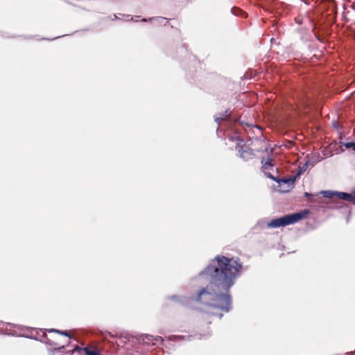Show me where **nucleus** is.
Listing matches in <instances>:
<instances>
[{
	"instance_id": "1",
	"label": "nucleus",
	"mask_w": 355,
	"mask_h": 355,
	"mask_svg": "<svg viewBox=\"0 0 355 355\" xmlns=\"http://www.w3.org/2000/svg\"><path fill=\"white\" fill-rule=\"evenodd\" d=\"M242 268L239 261L217 255L198 277L200 279L209 282L208 285L196 296L190 297V299L212 309L228 312L232 308L229 291L235 284Z\"/></svg>"
},
{
	"instance_id": "2",
	"label": "nucleus",
	"mask_w": 355,
	"mask_h": 355,
	"mask_svg": "<svg viewBox=\"0 0 355 355\" xmlns=\"http://www.w3.org/2000/svg\"><path fill=\"white\" fill-rule=\"evenodd\" d=\"M305 216V213L296 212L291 214L285 215L282 217L272 220L267 224L268 227L277 228L291 224L295 223L302 220Z\"/></svg>"
},
{
	"instance_id": "3",
	"label": "nucleus",
	"mask_w": 355,
	"mask_h": 355,
	"mask_svg": "<svg viewBox=\"0 0 355 355\" xmlns=\"http://www.w3.org/2000/svg\"><path fill=\"white\" fill-rule=\"evenodd\" d=\"M266 176L275 181L277 183H278L279 185L283 183L284 184L286 185V189H284V190H282V191L283 192H285L286 191H288L291 188L293 187V184L295 181V179H296V177H293V178H284V179H281V178H279L277 177H275L273 176L271 173H266Z\"/></svg>"
},
{
	"instance_id": "4",
	"label": "nucleus",
	"mask_w": 355,
	"mask_h": 355,
	"mask_svg": "<svg viewBox=\"0 0 355 355\" xmlns=\"http://www.w3.org/2000/svg\"><path fill=\"white\" fill-rule=\"evenodd\" d=\"M236 150L239 153V156L244 161H248L254 157V153L252 149L248 146H244L241 143H239L236 146Z\"/></svg>"
},
{
	"instance_id": "5",
	"label": "nucleus",
	"mask_w": 355,
	"mask_h": 355,
	"mask_svg": "<svg viewBox=\"0 0 355 355\" xmlns=\"http://www.w3.org/2000/svg\"><path fill=\"white\" fill-rule=\"evenodd\" d=\"M139 341L144 345L150 346L162 343L163 338L160 336H153L150 334H145L140 337Z\"/></svg>"
},
{
	"instance_id": "6",
	"label": "nucleus",
	"mask_w": 355,
	"mask_h": 355,
	"mask_svg": "<svg viewBox=\"0 0 355 355\" xmlns=\"http://www.w3.org/2000/svg\"><path fill=\"white\" fill-rule=\"evenodd\" d=\"M336 196L347 202H350L353 199L352 194L341 191L336 192Z\"/></svg>"
},
{
	"instance_id": "7",
	"label": "nucleus",
	"mask_w": 355,
	"mask_h": 355,
	"mask_svg": "<svg viewBox=\"0 0 355 355\" xmlns=\"http://www.w3.org/2000/svg\"><path fill=\"white\" fill-rule=\"evenodd\" d=\"M306 162H310V166H313L315 164L322 160V157L319 154L313 155L311 157L307 158Z\"/></svg>"
},
{
	"instance_id": "8",
	"label": "nucleus",
	"mask_w": 355,
	"mask_h": 355,
	"mask_svg": "<svg viewBox=\"0 0 355 355\" xmlns=\"http://www.w3.org/2000/svg\"><path fill=\"white\" fill-rule=\"evenodd\" d=\"M227 110H226L224 113L220 114V116H216L215 117V121L219 124L221 121L226 120L229 119L230 114H227Z\"/></svg>"
},
{
	"instance_id": "9",
	"label": "nucleus",
	"mask_w": 355,
	"mask_h": 355,
	"mask_svg": "<svg viewBox=\"0 0 355 355\" xmlns=\"http://www.w3.org/2000/svg\"><path fill=\"white\" fill-rule=\"evenodd\" d=\"M309 166H310V162L306 161V162L304 164V165L300 168L299 171L296 174L295 177L297 178V177L300 176L302 173H303L307 169V168Z\"/></svg>"
},
{
	"instance_id": "10",
	"label": "nucleus",
	"mask_w": 355,
	"mask_h": 355,
	"mask_svg": "<svg viewBox=\"0 0 355 355\" xmlns=\"http://www.w3.org/2000/svg\"><path fill=\"white\" fill-rule=\"evenodd\" d=\"M336 191H332L329 190L322 191L320 193L324 197L327 198H331L334 196H336Z\"/></svg>"
},
{
	"instance_id": "11",
	"label": "nucleus",
	"mask_w": 355,
	"mask_h": 355,
	"mask_svg": "<svg viewBox=\"0 0 355 355\" xmlns=\"http://www.w3.org/2000/svg\"><path fill=\"white\" fill-rule=\"evenodd\" d=\"M48 331L49 332H55V333L60 334L61 335H64L67 337L71 338V336L67 331H60V330H58L55 329H50L48 330Z\"/></svg>"
},
{
	"instance_id": "12",
	"label": "nucleus",
	"mask_w": 355,
	"mask_h": 355,
	"mask_svg": "<svg viewBox=\"0 0 355 355\" xmlns=\"http://www.w3.org/2000/svg\"><path fill=\"white\" fill-rule=\"evenodd\" d=\"M171 300L173 301H178L183 304H185V297H179V296H176V295H173L171 297Z\"/></svg>"
},
{
	"instance_id": "13",
	"label": "nucleus",
	"mask_w": 355,
	"mask_h": 355,
	"mask_svg": "<svg viewBox=\"0 0 355 355\" xmlns=\"http://www.w3.org/2000/svg\"><path fill=\"white\" fill-rule=\"evenodd\" d=\"M343 146L347 149L352 148L355 151V142H345L343 144Z\"/></svg>"
},
{
	"instance_id": "14",
	"label": "nucleus",
	"mask_w": 355,
	"mask_h": 355,
	"mask_svg": "<svg viewBox=\"0 0 355 355\" xmlns=\"http://www.w3.org/2000/svg\"><path fill=\"white\" fill-rule=\"evenodd\" d=\"M184 337L182 336H171L169 337V340H173V341H178V340L184 339Z\"/></svg>"
},
{
	"instance_id": "15",
	"label": "nucleus",
	"mask_w": 355,
	"mask_h": 355,
	"mask_svg": "<svg viewBox=\"0 0 355 355\" xmlns=\"http://www.w3.org/2000/svg\"><path fill=\"white\" fill-rule=\"evenodd\" d=\"M272 166V164L270 162V161L269 159H268L267 161H266L263 164V166L262 167L264 168V169H268L270 168H271Z\"/></svg>"
},
{
	"instance_id": "16",
	"label": "nucleus",
	"mask_w": 355,
	"mask_h": 355,
	"mask_svg": "<svg viewBox=\"0 0 355 355\" xmlns=\"http://www.w3.org/2000/svg\"><path fill=\"white\" fill-rule=\"evenodd\" d=\"M209 313L211 314V315H216L218 316L219 318H221L223 317V313H218L217 312H214V311H209Z\"/></svg>"
},
{
	"instance_id": "17",
	"label": "nucleus",
	"mask_w": 355,
	"mask_h": 355,
	"mask_svg": "<svg viewBox=\"0 0 355 355\" xmlns=\"http://www.w3.org/2000/svg\"><path fill=\"white\" fill-rule=\"evenodd\" d=\"M149 20H157V21L159 22H161V21H165L166 20V19L165 18H163V17H158V18H156V19H154V18H150L149 19Z\"/></svg>"
},
{
	"instance_id": "18",
	"label": "nucleus",
	"mask_w": 355,
	"mask_h": 355,
	"mask_svg": "<svg viewBox=\"0 0 355 355\" xmlns=\"http://www.w3.org/2000/svg\"><path fill=\"white\" fill-rule=\"evenodd\" d=\"M315 196V194H313V193H308V192H305L304 193V196L305 197H313Z\"/></svg>"
},
{
	"instance_id": "19",
	"label": "nucleus",
	"mask_w": 355,
	"mask_h": 355,
	"mask_svg": "<svg viewBox=\"0 0 355 355\" xmlns=\"http://www.w3.org/2000/svg\"><path fill=\"white\" fill-rule=\"evenodd\" d=\"M80 350V348L78 347H76L73 351H72V354H73L75 353L76 351H79Z\"/></svg>"
},
{
	"instance_id": "20",
	"label": "nucleus",
	"mask_w": 355,
	"mask_h": 355,
	"mask_svg": "<svg viewBox=\"0 0 355 355\" xmlns=\"http://www.w3.org/2000/svg\"><path fill=\"white\" fill-rule=\"evenodd\" d=\"M350 202H352L355 205V196H353V199Z\"/></svg>"
},
{
	"instance_id": "21",
	"label": "nucleus",
	"mask_w": 355,
	"mask_h": 355,
	"mask_svg": "<svg viewBox=\"0 0 355 355\" xmlns=\"http://www.w3.org/2000/svg\"><path fill=\"white\" fill-rule=\"evenodd\" d=\"M142 21H147V19H142L141 20Z\"/></svg>"
},
{
	"instance_id": "22",
	"label": "nucleus",
	"mask_w": 355,
	"mask_h": 355,
	"mask_svg": "<svg viewBox=\"0 0 355 355\" xmlns=\"http://www.w3.org/2000/svg\"><path fill=\"white\" fill-rule=\"evenodd\" d=\"M232 11H233V9L232 10ZM232 13H233L234 15H237V13H236V12H232Z\"/></svg>"
}]
</instances>
